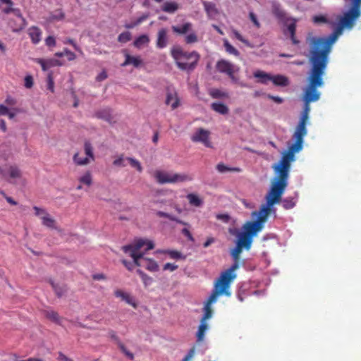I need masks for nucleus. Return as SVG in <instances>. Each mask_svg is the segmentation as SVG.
Segmentation results:
<instances>
[{
  "label": "nucleus",
  "instance_id": "1",
  "mask_svg": "<svg viewBox=\"0 0 361 361\" xmlns=\"http://www.w3.org/2000/svg\"><path fill=\"white\" fill-rule=\"evenodd\" d=\"M345 27L338 25L333 33L326 37H312L310 42L309 62L313 68L326 71L332 45Z\"/></svg>",
  "mask_w": 361,
  "mask_h": 361
},
{
  "label": "nucleus",
  "instance_id": "2",
  "mask_svg": "<svg viewBox=\"0 0 361 361\" xmlns=\"http://www.w3.org/2000/svg\"><path fill=\"white\" fill-rule=\"evenodd\" d=\"M294 159L295 157L283 154L279 161L272 166L275 177L265 197L268 206L272 207L281 201L288 185L290 164Z\"/></svg>",
  "mask_w": 361,
  "mask_h": 361
},
{
  "label": "nucleus",
  "instance_id": "3",
  "mask_svg": "<svg viewBox=\"0 0 361 361\" xmlns=\"http://www.w3.org/2000/svg\"><path fill=\"white\" fill-rule=\"evenodd\" d=\"M154 245L152 241L139 238L130 245L122 247V250L133 258L134 264L137 267H142L151 271L158 270L157 262L151 259L144 257L145 252L152 250Z\"/></svg>",
  "mask_w": 361,
  "mask_h": 361
},
{
  "label": "nucleus",
  "instance_id": "4",
  "mask_svg": "<svg viewBox=\"0 0 361 361\" xmlns=\"http://www.w3.org/2000/svg\"><path fill=\"white\" fill-rule=\"evenodd\" d=\"M325 72L311 66L307 78L308 85L305 92V105L302 113L309 114L310 103L319 100L320 93L317 87L324 85L323 75Z\"/></svg>",
  "mask_w": 361,
  "mask_h": 361
},
{
  "label": "nucleus",
  "instance_id": "5",
  "mask_svg": "<svg viewBox=\"0 0 361 361\" xmlns=\"http://www.w3.org/2000/svg\"><path fill=\"white\" fill-rule=\"evenodd\" d=\"M171 55L174 59L177 67L181 71H192L197 66L200 56L196 51H185L180 47H173L171 49Z\"/></svg>",
  "mask_w": 361,
  "mask_h": 361
},
{
  "label": "nucleus",
  "instance_id": "6",
  "mask_svg": "<svg viewBox=\"0 0 361 361\" xmlns=\"http://www.w3.org/2000/svg\"><path fill=\"white\" fill-rule=\"evenodd\" d=\"M308 118L309 114L302 113L299 123L293 136L295 140V142L288 147V150L284 153L285 154L295 157V153L302 149L303 137L307 133L306 123Z\"/></svg>",
  "mask_w": 361,
  "mask_h": 361
},
{
  "label": "nucleus",
  "instance_id": "7",
  "mask_svg": "<svg viewBox=\"0 0 361 361\" xmlns=\"http://www.w3.org/2000/svg\"><path fill=\"white\" fill-rule=\"evenodd\" d=\"M230 286L225 284L218 280H216L214 286V289L209 297L208 298L204 307V315L201 319V321L206 322V320L210 319L212 316V309L211 305L215 302L219 296L225 295L229 296L231 293L229 291Z\"/></svg>",
  "mask_w": 361,
  "mask_h": 361
},
{
  "label": "nucleus",
  "instance_id": "8",
  "mask_svg": "<svg viewBox=\"0 0 361 361\" xmlns=\"http://www.w3.org/2000/svg\"><path fill=\"white\" fill-rule=\"evenodd\" d=\"M244 247L236 243V245L233 248L230 254L234 261V263L227 269L222 271L219 277L216 279L225 284L231 286V282L236 278L237 275L235 271L239 268V261L240 259V254Z\"/></svg>",
  "mask_w": 361,
  "mask_h": 361
},
{
  "label": "nucleus",
  "instance_id": "9",
  "mask_svg": "<svg viewBox=\"0 0 361 361\" xmlns=\"http://www.w3.org/2000/svg\"><path fill=\"white\" fill-rule=\"evenodd\" d=\"M154 177L159 184L178 183L191 181L192 177L185 173H173L165 171L157 170L154 172Z\"/></svg>",
  "mask_w": 361,
  "mask_h": 361
},
{
  "label": "nucleus",
  "instance_id": "10",
  "mask_svg": "<svg viewBox=\"0 0 361 361\" xmlns=\"http://www.w3.org/2000/svg\"><path fill=\"white\" fill-rule=\"evenodd\" d=\"M361 0H352V6L340 19L339 24L342 27L352 28L355 20L360 16Z\"/></svg>",
  "mask_w": 361,
  "mask_h": 361
},
{
  "label": "nucleus",
  "instance_id": "11",
  "mask_svg": "<svg viewBox=\"0 0 361 361\" xmlns=\"http://www.w3.org/2000/svg\"><path fill=\"white\" fill-rule=\"evenodd\" d=\"M0 175L8 183L16 185L22 178L23 173L16 165H6L4 168L0 166Z\"/></svg>",
  "mask_w": 361,
  "mask_h": 361
},
{
  "label": "nucleus",
  "instance_id": "12",
  "mask_svg": "<svg viewBox=\"0 0 361 361\" xmlns=\"http://www.w3.org/2000/svg\"><path fill=\"white\" fill-rule=\"evenodd\" d=\"M216 68L218 72L227 75L232 82H238L239 79L235 74L239 71V67L231 62L226 59L219 60L216 63Z\"/></svg>",
  "mask_w": 361,
  "mask_h": 361
},
{
  "label": "nucleus",
  "instance_id": "13",
  "mask_svg": "<svg viewBox=\"0 0 361 361\" xmlns=\"http://www.w3.org/2000/svg\"><path fill=\"white\" fill-rule=\"evenodd\" d=\"M8 25L14 32H20L25 27L27 21L23 16L20 10H15V15L13 18L8 19Z\"/></svg>",
  "mask_w": 361,
  "mask_h": 361
},
{
  "label": "nucleus",
  "instance_id": "14",
  "mask_svg": "<svg viewBox=\"0 0 361 361\" xmlns=\"http://www.w3.org/2000/svg\"><path fill=\"white\" fill-rule=\"evenodd\" d=\"M209 131L203 128H199L192 135L191 140L194 142H202L207 147H211L212 145L209 140Z\"/></svg>",
  "mask_w": 361,
  "mask_h": 361
},
{
  "label": "nucleus",
  "instance_id": "15",
  "mask_svg": "<svg viewBox=\"0 0 361 361\" xmlns=\"http://www.w3.org/2000/svg\"><path fill=\"white\" fill-rule=\"evenodd\" d=\"M264 226L257 221H248L243 226V232L253 238Z\"/></svg>",
  "mask_w": 361,
  "mask_h": 361
},
{
  "label": "nucleus",
  "instance_id": "16",
  "mask_svg": "<svg viewBox=\"0 0 361 361\" xmlns=\"http://www.w3.org/2000/svg\"><path fill=\"white\" fill-rule=\"evenodd\" d=\"M166 104L170 105L172 110L176 109L180 105V99L174 90H167Z\"/></svg>",
  "mask_w": 361,
  "mask_h": 361
},
{
  "label": "nucleus",
  "instance_id": "17",
  "mask_svg": "<svg viewBox=\"0 0 361 361\" xmlns=\"http://www.w3.org/2000/svg\"><path fill=\"white\" fill-rule=\"evenodd\" d=\"M271 210V206H268L267 204L266 205H262L258 212H253L252 215L257 214V219L256 221L264 226V224L267 221Z\"/></svg>",
  "mask_w": 361,
  "mask_h": 361
},
{
  "label": "nucleus",
  "instance_id": "18",
  "mask_svg": "<svg viewBox=\"0 0 361 361\" xmlns=\"http://www.w3.org/2000/svg\"><path fill=\"white\" fill-rule=\"evenodd\" d=\"M125 61L121 64L122 66L133 65L135 68L140 67L142 64V60L140 56H133L130 55L126 51H124Z\"/></svg>",
  "mask_w": 361,
  "mask_h": 361
},
{
  "label": "nucleus",
  "instance_id": "19",
  "mask_svg": "<svg viewBox=\"0 0 361 361\" xmlns=\"http://www.w3.org/2000/svg\"><path fill=\"white\" fill-rule=\"evenodd\" d=\"M37 62L40 64L42 69L44 71H47L51 67L54 66H61L63 65V63L58 59H48L44 60L43 59H37Z\"/></svg>",
  "mask_w": 361,
  "mask_h": 361
},
{
  "label": "nucleus",
  "instance_id": "20",
  "mask_svg": "<svg viewBox=\"0 0 361 361\" xmlns=\"http://www.w3.org/2000/svg\"><path fill=\"white\" fill-rule=\"evenodd\" d=\"M236 243L245 250H249L252 243V238L243 231L238 235Z\"/></svg>",
  "mask_w": 361,
  "mask_h": 361
},
{
  "label": "nucleus",
  "instance_id": "21",
  "mask_svg": "<svg viewBox=\"0 0 361 361\" xmlns=\"http://www.w3.org/2000/svg\"><path fill=\"white\" fill-rule=\"evenodd\" d=\"M168 36L167 30L161 28L158 31L156 46L159 49H163L167 46Z\"/></svg>",
  "mask_w": 361,
  "mask_h": 361
},
{
  "label": "nucleus",
  "instance_id": "22",
  "mask_svg": "<svg viewBox=\"0 0 361 361\" xmlns=\"http://www.w3.org/2000/svg\"><path fill=\"white\" fill-rule=\"evenodd\" d=\"M27 34L33 44H37L41 41L42 32L37 26H32L27 30Z\"/></svg>",
  "mask_w": 361,
  "mask_h": 361
},
{
  "label": "nucleus",
  "instance_id": "23",
  "mask_svg": "<svg viewBox=\"0 0 361 361\" xmlns=\"http://www.w3.org/2000/svg\"><path fill=\"white\" fill-rule=\"evenodd\" d=\"M192 24L190 22L185 23L184 24L178 25H173L171 29L173 32L177 35H185L192 30Z\"/></svg>",
  "mask_w": 361,
  "mask_h": 361
},
{
  "label": "nucleus",
  "instance_id": "24",
  "mask_svg": "<svg viewBox=\"0 0 361 361\" xmlns=\"http://www.w3.org/2000/svg\"><path fill=\"white\" fill-rule=\"evenodd\" d=\"M253 75L258 79L257 82L261 84L267 85L271 81V75L260 70L254 72Z\"/></svg>",
  "mask_w": 361,
  "mask_h": 361
},
{
  "label": "nucleus",
  "instance_id": "25",
  "mask_svg": "<svg viewBox=\"0 0 361 361\" xmlns=\"http://www.w3.org/2000/svg\"><path fill=\"white\" fill-rule=\"evenodd\" d=\"M295 32H296V24H295V22H293L287 26V29L284 31V34L286 35L289 34L290 39L292 41V43L293 44L297 45L300 43V41L298 39H297V38L295 37Z\"/></svg>",
  "mask_w": 361,
  "mask_h": 361
},
{
  "label": "nucleus",
  "instance_id": "26",
  "mask_svg": "<svg viewBox=\"0 0 361 361\" xmlns=\"http://www.w3.org/2000/svg\"><path fill=\"white\" fill-rule=\"evenodd\" d=\"M44 314L48 319L57 324L61 325L63 318L61 317L56 312L51 310H47L44 311Z\"/></svg>",
  "mask_w": 361,
  "mask_h": 361
},
{
  "label": "nucleus",
  "instance_id": "27",
  "mask_svg": "<svg viewBox=\"0 0 361 361\" xmlns=\"http://www.w3.org/2000/svg\"><path fill=\"white\" fill-rule=\"evenodd\" d=\"M271 81L276 86L286 87L288 85V80L282 75H271Z\"/></svg>",
  "mask_w": 361,
  "mask_h": 361
},
{
  "label": "nucleus",
  "instance_id": "28",
  "mask_svg": "<svg viewBox=\"0 0 361 361\" xmlns=\"http://www.w3.org/2000/svg\"><path fill=\"white\" fill-rule=\"evenodd\" d=\"M179 8V5L176 2L166 1L162 6L161 10L168 13H173Z\"/></svg>",
  "mask_w": 361,
  "mask_h": 361
},
{
  "label": "nucleus",
  "instance_id": "29",
  "mask_svg": "<svg viewBox=\"0 0 361 361\" xmlns=\"http://www.w3.org/2000/svg\"><path fill=\"white\" fill-rule=\"evenodd\" d=\"M115 295L118 298H121L123 300H124L126 303L135 307V304L133 301V298L128 294L121 290H117L115 291Z\"/></svg>",
  "mask_w": 361,
  "mask_h": 361
},
{
  "label": "nucleus",
  "instance_id": "30",
  "mask_svg": "<svg viewBox=\"0 0 361 361\" xmlns=\"http://www.w3.org/2000/svg\"><path fill=\"white\" fill-rule=\"evenodd\" d=\"M212 109L220 114L225 115L228 113V108L223 103L214 102L211 105Z\"/></svg>",
  "mask_w": 361,
  "mask_h": 361
},
{
  "label": "nucleus",
  "instance_id": "31",
  "mask_svg": "<svg viewBox=\"0 0 361 361\" xmlns=\"http://www.w3.org/2000/svg\"><path fill=\"white\" fill-rule=\"evenodd\" d=\"M207 329H208V325H207V322L200 320V324L199 326V328H198V330L197 332V335H196L198 341H203V339L204 338L205 332Z\"/></svg>",
  "mask_w": 361,
  "mask_h": 361
},
{
  "label": "nucleus",
  "instance_id": "32",
  "mask_svg": "<svg viewBox=\"0 0 361 361\" xmlns=\"http://www.w3.org/2000/svg\"><path fill=\"white\" fill-rule=\"evenodd\" d=\"M216 169L220 173L225 172H240L242 170L239 167H228L223 163H219L216 165Z\"/></svg>",
  "mask_w": 361,
  "mask_h": 361
},
{
  "label": "nucleus",
  "instance_id": "33",
  "mask_svg": "<svg viewBox=\"0 0 361 361\" xmlns=\"http://www.w3.org/2000/svg\"><path fill=\"white\" fill-rule=\"evenodd\" d=\"M84 150L86 157L90 158V161H94V155L93 152V147L89 141H85L84 143Z\"/></svg>",
  "mask_w": 361,
  "mask_h": 361
},
{
  "label": "nucleus",
  "instance_id": "34",
  "mask_svg": "<svg viewBox=\"0 0 361 361\" xmlns=\"http://www.w3.org/2000/svg\"><path fill=\"white\" fill-rule=\"evenodd\" d=\"M187 199L191 205L195 207H200L202 204V200L193 193H190L187 195Z\"/></svg>",
  "mask_w": 361,
  "mask_h": 361
},
{
  "label": "nucleus",
  "instance_id": "35",
  "mask_svg": "<svg viewBox=\"0 0 361 361\" xmlns=\"http://www.w3.org/2000/svg\"><path fill=\"white\" fill-rule=\"evenodd\" d=\"M74 163L78 166H85L90 163V158L85 157L82 158L80 157V154L76 152L73 157Z\"/></svg>",
  "mask_w": 361,
  "mask_h": 361
},
{
  "label": "nucleus",
  "instance_id": "36",
  "mask_svg": "<svg viewBox=\"0 0 361 361\" xmlns=\"http://www.w3.org/2000/svg\"><path fill=\"white\" fill-rule=\"evenodd\" d=\"M149 42V38L147 35H142L139 36L135 41H134V46L140 48L145 44H147Z\"/></svg>",
  "mask_w": 361,
  "mask_h": 361
},
{
  "label": "nucleus",
  "instance_id": "37",
  "mask_svg": "<svg viewBox=\"0 0 361 361\" xmlns=\"http://www.w3.org/2000/svg\"><path fill=\"white\" fill-rule=\"evenodd\" d=\"M224 46L226 51L229 54H232L235 56H238L240 55V52L232 44H231L227 39L224 40Z\"/></svg>",
  "mask_w": 361,
  "mask_h": 361
},
{
  "label": "nucleus",
  "instance_id": "38",
  "mask_svg": "<svg viewBox=\"0 0 361 361\" xmlns=\"http://www.w3.org/2000/svg\"><path fill=\"white\" fill-rule=\"evenodd\" d=\"M42 224L48 228H55L56 221L54 219L50 217L49 214L47 216H42Z\"/></svg>",
  "mask_w": 361,
  "mask_h": 361
},
{
  "label": "nucleus",
  "instance_id": "39",
  "mask_svg": "<svg viewBox=\"0 0 361 361\" xmlns=\"http://www.w3.org/2000/svg\"><path fill=\"white\" fill-rule=\"evenodd\" d=\"M65 14L61 9H58L51 13L49 17V21L53 22L54 20H61L64 18Z\"/></svg>",
  "mask_w": 361,
  "mask_h": 361
},
{
  "label": "nucleus",
  "instance_id": "40",
  "mask_svg": "<svg viewBox=\"0 0 361 361\" xmlns=\"http://www.w3.org/2000/svg\"><path fill=\"white\" fill-rule=\"evenodd\" d=\"M96 115L99 118L104 119L109 123L112 122L113 117L111 115L109 110L105 109L103 111H98L97 112Z\"/></svg>",
  "mask_w": 361,
  "mask_h": 361
},
{
  "label": "nucleus",
  "instance_id": "41",
  "mask_svg": "<svg viewBox=\"0 0 361 361\" xmlns=\"http://www.w3.org/2000/svg\"><path fill=\"white\" fill-rule=\"evenodd\" d=\"M50 283L58 297H61L64 295L66 291L65 286H60L58 284L54 283L51 280H50Z\"/></svg>",
  "mask_w": 361,
  "mask_h": 361
},
{
  "label": "nucleus",
  "instance_id": "42",
  "mask_svg": "<svg viewBox=\"0 0 361 361\" xmlns=\"http://www.w3.org/2000/svg\"><path fill=\"white\" fill-rule=\"evenodd\" d=\"M157 215L159 217H164V218H167L169 219V220L171 221H176L178 224H185V223H184L183 221H182L181 220H179L176 217L168 214V213H166V212H161V211H159L157 212Z\"/></svg>",
  "mask_w": 361,
  "mask_h": 361
},
{
  "label": "nucleus",
  "instance_id": "43",
  "mask_svg": "<svg viewBox=\"0 0 361 361\" xmlns=\"http://www.w3.org/2000/svg\"><path fill=\"white\" fill-rule=\"evenodd\" d=\"M80 182L87 185H90L92 182L91 173L90 171H87L82 176H81L79 179Z\"/></svg>",
  "mask_w": 361,
  "mask_h": 361
},
{
  "label": "nucleus",
  "instance_id": "44",
  "mask_svg": "<svg viewBox=\"0 0 361 361\" xmlns=\"http://www.w3.org/2000/svg\"><path fill=\"white\" fill-rule=\"evenodd\" d=\"M312 21L314 24H326L330 23L328 18L323 15L314 16L312 18Z\"/></svg>",
  "mask_w": 361,
  "mask_h": 361
},
{
  "label": "nucleus",
  "instance_id": "45",
  "mask_svg": "<svg viewBox=\"0 0 361 361\" xmlns=\"http://www.w3.org/2000/svg\"><path fill=\"white\" fill-rule=\"evenodd\" d=\"M137 273L140 275V276L141 277V279L145 286H148V285L151 284V283L152 281V279L150 276L147 275L145 273H144L140 269H137Z\"/></svg>",
  "mask_w": 361,
  "mask_h": 361
},
{
  "label": "nucleus",
  "instance_id": "46",
  "mask_svg": "<svg viewBox=\"0 0 361 361\" xmlns=\"http://www.w3.org/2000/svg\"><path fill=\"white\" fill-rule=\"evenodd\" d=\"M282 206L286 209H290L295 207V203L293 198L288 197L281 201Z\"/></svg>",
  "mask_w": 361,
  "mask_h": 361
},
{
  "label": "nucleus",
  "instance_id": "47",
  "mask_svg": "<svg viewBox=\"0 0 361 361\" xmlns=\"http://www.w3.org/2000/svg\"><path fill=\"white\" fill-rule=\"evenodd\" d=\"M131 39V34L129 32H123L118 37V41L121 43H126Z\"/></svg>",
  "mask_w": 361,
  "mask_h": 361
},
{
  "label": "nucleus",
  "instance_id": "48",
  "mask_svg": "<svg viewBox=\"0 0 361 361\" xmlns=\"http://www.w3.org/2000/svg\"><path fill=\"white\" fill-rule=\"evenodd\" d=\"M273 13L279 18H283L286 16V13L283 10H282L279 5L275 4L273 6Z\"/></svg>",
  "mask_w": 361,
  "mask_h": 361
},
{
  "label": "nucleus",
  "instance_id": "49",
  "mask_svg": "<svg viewBox=\"0 0 361 361\" xmlns=\"http://www.w3.org/2000/svg\"><path fill=\"white\" fill-rule=\"evenodd\" d=\"M126 159L129 161L132 167L135 168L139 172L142 171V167L137 159L131 157H127Z\"/></svg>",
  "mask_w": 361,
  "mask_h": 361
},
{
  "label": "nucleus",
  "instance_id": "50",
  "mask_svg": "<svg viewBox=\"0 0 361 361\" xmlns=\"http://www.w3.org/2000/svg\"><path fill=\"white\" fill-rule=\"evenodd\" d=\"M198 41L197 35L195 32H190L185 37V42L186 44H192Z\"/></svg>",
  "mask_w": 361,
  "mask_h": 361
},
{
  "label": "nucleus",
  "instance_id": "51",
  "mask_svg": "<svg viewBox=\"0 0 361 361\" xmlns=\"http://www.w3.org/2000/svg\"><path fill=\"white\" fill-rule=\"evenodd\" d=\"M47 89L49 90L51 92H54V81L52 73H49L47 78Z\"/></svg>",
  "mask_w": 361,
  "mask_h": 361
},
{
  "label": "nucleus",
  "instance_id": "52",
  "mask_svg": "<svg viewBox=\"0 0 361 361\" xmlns=\"http://www.w3.org/2000/svg\"><path fill=\"white\" fill-rule=\"evenodd\" d=\"M118 347L122 353H124L130 360H133L134 359V355L130 353L121 342H118Z\"/></svg>",
  "mask_w": 361,
  "mask_h": 361
},
{
  "label": "nucleus",
  "instance_id": "53",
  "mask_svg": "<svg viewBox=\"0 0 361 361\" xmlns=\"http://www.w3.org/2000/svg\"><path fill=\"white\" fill-rule=\"evenodd\" d=\"M233 35H234L235 37L238 40L240 41L241 42H243V44H245L246 46H247V47H252V46H251V44H250V43L248 42V40H247L246 39H245V38H244V37L240 35V33L238 31H237V30H233Z\"/></svg>",
  "mask_w": 361,
  "mask_h": 361
},
{
  "label": "nucleus",
  "instance_id": "54",
  "mask_svg": "<svg viewBox=\"0 0 361 361\" xmlns=\"http://www.w3.org/2000/svg\"><path fill=\"white\" fill-rule=\"evenodd\" d=\"M147 17H148L147 15H143V16H140V18H138L134 23L130 24V25H126V27H127L128 29H131V28L134 27L135 26L140 24L144 20H145L147 18Z\"/></svg>",
  "mask_w": 361,
  "mask_h": 361
},
{
  "label": "nucleus",
  "instance_id": "55",
  "mask_svg": "<svg viewBox=\"0 0 361 361\" xmlns=\"http://www.w3.org/2000/svg\"><path fill=\"white\" fill-rule=\"evenodd\" d=\"M33 209L35 211V214L39 216L41 219L42 216H47L49 214L44 209L39 208L37 206H34Z\"/></svg>",
  "mask_w": 361,
  "mask_h": 361
},
{
  "label": "nucleus",
  "instance_id": "56",
  "mask_svg": "<svg viewBox=\"0 0 361 361\" xmlns=\"http://www.w3.org/2000/svg\"><path fill=\"white\" fill-rule=\"evenodd\" d=\"M63 43L71 44L75 51L80 52V54H82V51L80 47L77 45V44L75 42V41L73 39L68 38L63 41Z\"/></svg>",
  "mask_w": 361,
  "mask_h": 361
},
{
  "label": "nucleus",
  "instance_id": "57",
  "mask_svg": "<svg viewBox=\"0 0 361 361\" xmlns=\"http://www.w3.org/2000/svg\"><path fill=\"white\" fill-rule=\"evenodd\" d=\"M13 4H8L6 7L2 8L3 13L5 14H9L12 13L13 16L15 15V10H20L18 8H13Z\"/></svg>",
  "mask_w": 361,
  "mask_h": 361
},
{
  "label": "nucleus",
  "instance_id": "58",
  "mask_svg": "<svg viewBox=\"0 0 361 361\" xmlns=\"http://www.w3.org/2000/svg\"><path fill=\"white\" fill-rule=\"evenodd\" d=\"M64 50V56H67V59L69 61H74L76 59V55L68 49L65 48Z\"/></svg>",
  "mask_w": 361,
  "mask_h": 361
},
{
  "label": "nucleus",
  "instance_id": "59",
  "mask_svg": "<svg viewBox=\"0 0 361 361\" xmlns=\"http://www.w3.org/2000/svg\"><path fill=\"white\" fill-rule=\"evenodd\" d=\"M124 161L125 159L123 156L121 155L119 157H118L114 161L113 164L116 166L124 167L126 166Z\"/></svg>",
  "mask_w": 361,
  "mask_h": 361
},
{
  "label": "nucleus",
  "instance_id": "60",
  "mask_svg": "<svg viewBox=\"0 0 361 361\" xmlns=\"http://www.w3.org/2000/svg\"><path fill=\"white\" fill-rule=\"evenodd\" d=\"M195 354V347L193 346L190 349L188 354L184 357L182 361H190Z\"/></svg>",
  "mask_w": 361,
  "mask_h": 361
},
{
  "label": "nucleus",
  "instance_id": "61",
  "mask_svg": "<svg viewBox=\"0 0 361 361\" xmlns=\"http://www.w3.org/2000/svg\"><path fill=\"white\" fill-rule=\"evenodd\" d=\"M33 78L32 75H26L25 78V87L26 88H31L33 86Z\"/></svg>",
  "mask_w": 361,
  "mask_h": 361
},
{
  "label": "nucleus",
  "instance_id": "62",
  "mask_svg": "<svg viewBox=\"0 0 361 361\" xmlns=\"http://www.w3.org/2000/svg\"><path fill=\"white\" fill-rule=\"evenodd\" d=\"M249 17L250 20L253 23V24L257 27L259 28L261 25L258 21L256 15L253 12H250Z\"/></svg>",
  "mask_w": 361,
  "mask_h": 361
},
{
  "label": "nucleus",
  "instance_id": "63",
  "mask_svg": "<svg viewBox=\"0 0 361 361\" xmlns=\"http://www.w3.org/2000/svg\"><path fill=\"white\" fill-rule=\"evenodd\" d=\"M211 95L213 98H221L226 96V94L219 90H214L212 92Z\"/></svg>",
  "mask_w": 361,
  "mask_h": 361
},
{
  "label": "nucleus",
  "instance_id": "64",
  "mask_svg": "<svg viewBox=\"0 0 361 361\" xmlns=\"http://www.w3.org/2000/svg\"><path fill=\"white\" fill-rule=\"evenodd\" d=\"M45 44L49 47H53L56 45V39L53 36H48L45 39Z\"/></svg>",
  "mask_w": 361,
  "mask_h": 361
}]
</instances>
